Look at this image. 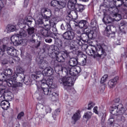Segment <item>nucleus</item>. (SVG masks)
I'll return each instance as SVG.
<instances>
[{"mask_svg": "<svg viewBox=\"0 0 127 127\" xmlns=\"http://www.w3.org/2000/svg\"><path fill=\"white\" fill-rule=\"evenodd\" d=\"M41 74H42V72L41 71H37L36 72L35 74L32 75V77L34 79V80H36L37 79H38V78H39L38 75H41Z\"/></svg>", "mask_w": 127, "mask_h": 127, "instance_id": "nucleus-34", "label": "nucleus"}, {"mask_svg": "<svg viewBox=\"0 0 127 127\" xmlns=\"http://www.w3.org/2000/svg\"><path fill=\"white\" fill-rule=\"evenodd\" d=\"M68 68H70V66H67L63 67L62 65H57L55 67V71L57 73V72H64L66 75H70L69 73V69Z\"/></svg>", "mask_w": 127, "mask_h": 127, "instance_id": "nucleus-15", "label": "nucleus"}, {"mask_svg": "<svg viewBox=\"0 0 127 127\" xmlns=\"http://www.w3.org/2000/svg\"><path fill=\"white\" fill-rule=\"evenodd\" d=\"M44 29L47 30V31H48V30H50V25L48 24L46 25L45 26V28H44Z\"/></svg>", "mask_w": 127, "mask_h": 127, "instance_id": "nucleus-45", "label": "nucleus"}, {"mask_svg": "<svg viewBox=\"0 0 127 127\" xmlns=\"http://www.w3.org/2000/svg\"><path fill=\"white\" fill-rule=\"evenodd\" d=\"M83 37L81 38V36H77L76 42L79 46H83L84 42H87L89 38V36L86 34H82Z\"/></svg>", "mask_w": 127, "mask_h": 127, "instance_id": "nucleus-14", "label": "nucleus"}, {"mask_svg": "<svg viewBox=\"0 0 127 127\" xmlns=\"http://www.w3.org/2000/svg\"><path fill=\"white\" fill-rule=\"evenodd\" d=\"M63 38L66 40H72L75 38V33L73 31H68L64 33Z\"/></svg>", "mask_w": 127, "mask_h": 127, "instance_id": "nucleus-17", "label": "nucleus"}, {"mask_svg": "<svg viewBox=\"0 0 127 127\" xmlns=\"http://www.w3.org/2000/svg\"><path fill=\"white\" fill-rule=\"evenodd\" d=\"M45 66H46V64H45L44 62H42L40 64L39 68L40 69H43L45 68Z\"/></svg>", "mask_w": 127, "mask_h": 127, "instance_id": "nucleus-39", "label": "nucleus"}, {"mask_svg": "<svg viewBox=\"0 0 127 127\" xmlns=\"http://www.w3.org/2000/svg\"><path fill=\"white\" fill-rule=\"evenodd\" d=\"M123 4L122 1H118L116 3V7H121L122 5Z\"/></svg>", "mask_w": 127, "mask_h": 127, "instance_id": "nucleus-42", "label": "nucleus"}, {"mask_svg": "<svg viewBox=\"0 0 127 127\" xmlns=\"http://www.w3.org/2000/svg\"><path fill=\"white\" fill-rule=\"evenodd\" d=\"M108 122L111 125H113V124H114V122H115V120H114V118H111L109 119Z\"/></svg>", "mask_w": 127, "mask_h": 127, "instance_id": "nucleus-47", "label": "nucleus"}, {"mask_svg": "<svg viewBox=\"0 0 127 127\" xmlns=\"http://www.w3.org/2000/svg\"><path fill=\"white\" fill-rule=\"evenodd\" d=\"M8 101L10 100L4 99V100L2 101L0 103L1 108L4 111H6L9 108V102H8Z\"/></svg>", "mask_w": 127, "mask_h": 127, "instance_id": "nucleus-21", "label": "nucleus"}, {"mask_svg": "<svg viewBox=\"0 0 127 127\" xmlns=\"http://www.w3.org/2000/svg\"><path fill=\"white\" fill-rule=\"evenodd\" d=\"M40 83L41 86H48L49 88L52 89H55L57 87V85L54 83L53 79H49L46 80L45 79H43L40 81Z\"/></svg>", "mask_w": 127, "mask_h": 127, "instance_id": "nucleus-12", "label": "nucleus"}, {"mask_svg": "<svg viewBox=\"0 0 127 127\" xmlns=\"http://www.w3.org/2000/svg\"><path fill=\"white\" fill-rule=\"evenodd\" d=\"M70 54H71V53H68L66 51L64 52V54L63 53V55L59 54L57 55V61H58V62H64V61H65V57H64V56H67V57H69V56H70Z\"/></svg>", "mask_w": 127, "mask_h": 127, "instance_id": "nucleus-16", "label": "nucleus"}, {"mask_svg": "<svg viewBox=\"0 0 127 127\" xmlns=\"http://www.w3.org/2000/svg\"><path fill=\"white\" fill-rule=\"evenodd\" d=\"M32 22V17L31 16H27L25 18V19H21L19 21L18 25H19L21 28H23L25 29L26 25L29 27L30 25H31Z\"/></svg>", "mask_w": 127, "mask_h": 127, "instance_id": "nucleus-10", "label": "nucleus"}, {"mask_svg": "<svg viewBox=\"0 0 127 127\" xmlns=\"http://www.w3.org/2000/svg\"><path fill=\"white\" fill-rule=\"evenodd\" d=\"M66 27H67V29L70 30V28H71V26L69 23H66Z\"/></svg>", "mask_w": 127, "mask_h": 127, "instance_id": "nucleus-52", "label": "nucleus"}, {"mask_svg": "<svg viewBox=\"0 0 127 127\" xmlns=\"http://www.w3.org/2000/svg\"><path fill=\"white\" fill-rule=\"evenodd\" d=\"M81 118V114L80 110H78L76 111L75 113H74L72 117V120L74 122H77V121H79Z\"/></svg>", "mask_w": 127, "mask_h": 127, "instance_id": "nucleus-26", "label": "nucleus"}, {"mask_svg": "<svg viewBox=\"0 0 127 127\" xmlns=\"http://www.w3.org/2000/svg\"><path fill=\"white\" fill-rule=\"evenodd\" d=\"M22 72H23V69L20 67H18L17 68V74L18 75V74H22Z\"/></svg>", "mask_w": 127, "mask_h": 127, "instance_id": "nucleus-38", "label": "nucleus"}, {"mask_svg": "<svg viewBox=\"0 0 127 127\" xmlns=\"http://www.w3.org/2000/svg\"><path fill=\"white\" fill-rule=\"evenodd\" d=\"M77 23L79 28H84V29H86L88 27V26L87 25L88 22L85 20L78 21Z\"/></svg>", "mask_w": 127, "mask_h": 127, "instance_id": "nucleus-23", "label": "nucleus"}, {"mask_svg": "<svg viewBox=\"0 0 127 127\" xmlns=\"http://www.w3.org/2000/svg\"><path fill=\"white\" fill-rule=\"evenodd\" d=\"M108 79V74H105L102 78L101 80V84H104Z\"/></svg>", "mask_w": 127, "mask_h": 127, "instance_id": "nucleus-36", "label": "nucleus"}, {"mask_svg": "<svg viewBox=\"0 0 127 127\" xmlns=\"http://www.w3.org/2000/svg\"><path fill=\"white\" fill-rule=\"evenodd\" d=\"M70 50H72L73 49H75V46L74 45H70Z\"/></svg>", "mask_w": 127, "mask_h": 127, "instance_id": "nucleus-53", "label": "nucleus"}, {"mask_svg": "<svg viewBox=\"0 0 127 127\" xmlns=\"http://www.w3.org/2000/svg\"><path fill=\"white\" fill-rule=\"evenodd\" d=\"M92 34L93 35V34L94 33V32L93 31H91Z\"/></svg>", "mask_w": 127, "mask_h": 127, "instance_id": "nucleus-62", "label": "nucleus"}, {"mask_svg": "<svg viewBox=\"0 0 127 127\" xmlns=\"http://www.w3.org/2000/svg\"><path fill=\"white\" fill-rule=\"evenodd\" d=\"M125 108H123V105L120 104L117 106H113L110 109V113L113 116H121L125 114Z\"/></svg>", "mask_w": 127, "mask_h": 127, "instance_id": "nucleus-8", "label": "nucleus"}, {"mask_svg": "<svg viewBox=\"0 0 127 127\" xmlns=\"http://www.w3.org/2000/svg\"><path fill=\"white\" fill-rule=\"evenodd\" d=\"M112 27H113V29H114L112 32ZM116 32L117 29L116 28V27H114V26H112L111 27V25H108L104 31V35L107 36L109 38H113V39H115V36Z\"/></svg>", "mask_w": 127, "mask_h": 127, "instance_id": "nucleus-11", "label": "nucleus"}, {"mask_svg": "<svg viewBox=\"0 0 127 127\" xmlns=\"http://www.w3.org/2000/svg\"><path fill=\"white\" fill-rule=\"evenodd\" d=\"M52 31L53 32H56L57 29L56 27H53Z\"/></svg>", "mask_w": 127, "mask_h": 127, "instance_id": "nucleus-55", "label": "nucleus"}, {"mask_svg": "<svg viewBox=\"0 0 127 127\" xmlns=\"http://www.w3.org/2000/svg\"><path fill=\"white\" fill-rule=\"evenodd\" d=\"M90 49L87 50V52L89 55L94 56V57L97 56L101 57L102 55L105 54V49L101 45H97L96 46H89Z\"/></svg>", "mask_w": 127, "mask_h": 127, "instance_id": "nucleus-4", "label": "nucleus"}, {"mask_svg": "<svg viewBox=\"0 0 127 127\" xmlns=\"http://www.w3.org/2000/svg\"><path fill=\"white\" fill-rule=\"evenodd\" d=\"M44 20L47 21L46 20V19H39V20H37V21L38 22V23L39 24H43V21H44Z\"/></svg>", "mask_w": 127, "mask_h": 127, "instance_id": "nucleus-44", "label": "nucleus"}, {"mask_svg": "<svg viewBox=\"0 0 127 127\" xmlns=\"http://www.w3.org/2000/svg\"><path fill=\"white\" fill-rule=\"evenodd\" d=\"M40 33L43 35V36H45V37H48V36H50V35L48 33V31L44 28H42L40 30Z\"/></svg>", "mask_w": 127, "mask_h": 127, "instance_id": "nucleus-32", "label": "nucleus"}, {"mask_svg": "<svg viewBox=\"0 0 127 127\" xmlns=\"http://www.w3.org/2000/svg\"><path fill=\"white\" fill-rule=\"evenodd\" d=\"M18 35L19 36H21V37H26L27 34L26 33V32H25V30L23 29H21L19 32Z\"/></svg>", "mask_w": 127, "mask_h": 127, "instance_id": "nucleus-33", "label": "nucleus"}, {"mask_svg": "<svg viewBox=\"0 0 127 127\" xmlns=\"http://www.w3.org/2000/svg\"><path fill=\"white\" fill-rule=\"evenodd\" d=\"M2 64H7V61H6L5 63H4L3 62H2Z\"/></svg>", "mask_w": 127, "mask_h": 127, "instance_id": "nucleus-58", "label": "nucleus"}, {"mask_svg": "<svg viewBox=\"0 0 127 127\" xmlns=\"http://www.w3.org/2000/svg\"><path fill=\"white\" fill-rule=\"evenodd\" d=\"M93 112L96 115H98V116H99L100 117H102V121L105 120V119L106 118V113H104L103 112L99 113V112L98 111V107H95L93 108Z\"/></svg>", "mask_w": 127, "mask_h": 127, "instance_id": "nucleus-25", "label": "nucleus"}, {"mask_svg": "<svg viewBox=\"0 0 127 127\" xmlns=\"http://www.w3.org/2000/svg\"><path fill=\"white\" fill-rule=\"evenodd\" d=\"M126 6L127 7V1H126Z\"/></svg>", "mask_w": 127, "mask_h": 127, "instance_id": "nucleus-63", "label": "nucleus"}, {"mask_svg": "<svg viewBox=\"0 0 127 127\" xmlns=\"http://www.w3.org/2000/svg\"><path fill=\"white\" fill-rule=\"evenodd\" d=\"M42 89L43 91L44 95L46 96H49L51 94V89L49 88L48 87L45 88V87H42Z\"/></svg>", "mask_w": 127, "mask_h": 127, "instance_id": "nucleus-30", "label": "nucleus"}, {"mask_svg": "<svg viewBox=\"0 0 127 127\" xmlns=\"http://www.w3.org/2000/svg\"><path fill=\"white\" fill-rule=\"evenodd\" d=\"M115 44H116V45H120V40H118V39H115Z\"/></svg>", "mask_w": 127, "mask_h": 127, "instance_id": "nucleus-50", "label": "nucleus"}, {"mask_svg": "<svg viewBox=\"0 0 127 127\" xmlns=\"http://www.w3.org/2000/svg\"><path fill=\"white\" fill-rule=\"evenodd\" d=\"M94 106H95V103H94L93 102H90L88 104L87 110H90L91 109H93V108H94Z\"/></svg>", "mask_w": 127, "mask_h": 127, "instance_id": "nucleus-37", "label": "nucleus"}, {"mask_svg": "<svg viewBox=\"0 0 127 127\" xmlns=\"http://www.w3.org/2000/svg\"><path fill=\"white\" fill-rule=\"evenodd\" d=\"M54 70L53 68H51V67H48L45 68L42 71V74L43 76H51V75H53V73Z\"/></svg>", "mask_w": 127, "mask_h": 127, "instance_id": "nucleus-19", "label": "nucleus"}, {"mask_svg": "<svg viewBox=\"0 0 127 127\" xmlns=\"http://www.w3.org/2000/svg\"><path fill=\"white\" fill-rule=\"evenodd\" d=\"M51 4L52 6L56 7V11H60V9L64 8L67 5V3L64 0L58 1L54 0L51 1Z\"/></svg>", "mask_w": 127, "mask_h": 127, "instance_id": "nucleus-9", "label": "nucleus"}, {"mask_svg": "<svg viewBox=\"0 0 127 127\" xmlns=\"http://www.w3.org/2000/svg\"><path fill=\"white\" fill-rule=\"evenodd\" d=\"M5 84H6L5 81L0 79V98L11 101L13 95L11 92L6 90V85H5Z\"/></svg>", "mask_w": 127, "mask_h": 127, "instance_id": "nucleus-3", "label": "nucleus"}, {"mask_svg": "<svg viewBox=\"0 0 127 127\" xmlns=\"http://www.w3.org/2000/svg\"><path fill=\"white\" fill-rule=\"evenodd\" d=\"M59 96V94L57 92H53L51 95L50 98L51 100L53 101V102H55L57 100H58V97Z\"/></svg>", "mask_w": 127, "mask_h": 127, "instance_id": "nucleus-29", "label": "nucleus"}, {"mask_svg": "<svg viewBox=\"0 0 127 127\" xmlns=\"http://www.w3.org/2000/svg\"><path fill=\"white\" fill-rule=\"evenodd\" d=\"M76 33H77V34L78 35L82 34V32H81V31H80V30H76Z\"/></svg>", "mask_w": 127, "mask_h": 127, "instance_id": "nucleus-54", "label": "nucleus"}, {"mask_svg": "<svg viewBox=\"0 0 127 127\" xmlns=\"http://www.w3.org/2000/svg\"><path fill=\"white\" fill-rule=\"evenodd\" d=\"M24 4V7H27V5H28V0H25Z\"/></svg>", "mask_w": 127, "mask_h": 127, "instance_id": "nucleus-49", "label": "nucleus"}, {"mask_svg": "<svg viewBox=\"0 0 127 127\" xmlns=\"http://www.w3.org/2000/svg\"><path fill=\"white\" fill-rule=\"evenodd\" d=\"M115 103H117V104H118V103H120V98H117L115 99Z\"/></svg>", "mask_w": 127, "mask_h": 127, "instance_id": "nucleus-56", "label": "nucleus"}, {"mask_svg": "<svg viewBox=\"0 0 127 127\" xmlns=\"http://www.w3.org/2000/svg\"><path fill=\"white\" fill-rule=\"evenodd\" d=\"M70 10L73 11L77 16V11L82 12L85 9V7L82 4H76L74 5V9H69Z\"/></svg>", "mask_w": 127, "mask_h": 127, "instance_id": "nucleus-18", "label": "nucleus"}, {"mask_svg": "<svg viewBox=\"0 0 127 127\" xmlns=\"http://www.w3.org/2000/svg\"><path fill=\"white\" fill-rule=\"evenodd\" d=\"M12 69L10 68L4 69L0 74V79L2 81H4L7 86L16 88L19 85V83L16 81V78L18 75L17 73H13V75H12Z\"/></svg>", "mask_w": 127, "mask_h": 127, "instance_id": "nucleus-1", "label": "nucleus"}, {"mask_svg": "<svg viewBox=\"0 0 127 127\" xmlns=\"http://www.w3.org/2000/svg\"><path fill=\"white\" fill-rule=\"evenodd\" d=\"M46 112L47 114L51 113V108L49 106L46 107Z\"/></svg>", "mask_w": 127, "mask_h": 127, "instance_id": "nucleus-41", "label": "nucleus"}, {"mask_svg": "<svg viewBox=\"0 0 127 127\" xmlns=\"http://www.w3.org/2000/svg\"><path fill=\"white\" fill-rule=\"evenodd\" d=\"M11 41L15 46H18L23 42V40L21 38H19V35L15 34L11 37Z\"/></svg>", "mask_w": 127, "mask_h": 127, "instance_id": "nucleus-13", "label": "nucleus"}, {"mask_svg": "<svg viewBox=\"0 0 127 127\" xmlns=\"http://www.w3.org/2000/svg\"><path fill=\"white\" fill-rule=\"evenodd\" d=\"M62 27H63V25H61V28H62V29H63V30H64V29H65L64 28H62Z\"/></svg>", "mask_w": 127, "mask_h": 127, "instance_id": "nucleus-59", "label": "nucleus"}, {"mask_svg": "<svg viewBox=\"0 0 127 127\" xmlns=\"http://www.w3.org/2000/svg\"><path fill=\"white\" fill-rule=\"evenodd\" d=\"M27 32L29 35H31L34 33V28L33 27H30L29 26V28L27 29Z\"/></svg>", "mask_w": 127, "mask_h": 127, "instance_id": "nucleus-35", "label": "nucleus"}, {"mask_svg": "<svg viewBox=\"0 0 127 127\" xmlns=\"http://www.w3.org/2000/svg\"><path fill=\"white\" fill-rule=\"evenodd\" d=\"M4 6V4L2 1V0H0V10L1 9V8H3Z\"/></svg>", "mask_w": 127, "mask_h": 127, "instance_id": "nucleus-43", "label": "nucleus"}, {"mask_svg": "<svg viewBox=\"0 0 127 127\" xmlns=\"http://www.w3.org/2000/svg\"><path fill=\"white\" fill-rule=\"evenodd\" d=\"M118 80H119V76H116L114 78L109 80L108 83L109 88H114L117 84Z\"/></svg>", "mask_w": 127, "mask_h": 127, "instance_id": "nucleus-20", "label": "nucleus"}, {"mask_svg": "<svg viewBox=\"0 0 127 127\" xmlns=\"http://www.w3.org/2000/svg\"><path fill=\"white\" fill-rule=\"evenodd\" d=\"M42 118H44V116H43Z\"/></svg>", "mask_w": 127, "mask_h": 127, "instance_id": "nucleus-64", "label": "nucleus"}, {"mask_svg": "<svg viewBox=\"0 0 127 127\" xmlns=\"http://www.w3.org/2000/svg\"><path fill=\"white\" fill-rule=\"evenodd\" d=\"M116 12L114 13V16H115V18H112L110 16L108 15H104L103 19H102L103 22L105 23H112V22H114L115 20H121L122 19V15L121 14H118L117 12H119V9L118 8H115V11Z\"/></svg>", "mask_w": 127, "mask_h": 127, "instance_id": "nucleus-7", "label": "nucleus"}, {"mask_svg": "<svg viewBox=\"0 0 127 127\" xmlns=\"http://www.w3.org/2000/svg\"><path fill=\"white\" fill-rule=\"evenodd\" d=\"M6 29L7 32H13L16 30V27L13 25L9 24L6 27Z\"/></svg>", "mask_w": 127, "mask_h": 127, "instance_id": "nucleus-28", "label": "nucleus"}, {"mask_svg": "<svg viewBox=\"0 0 127 127\" xmlns=\"http://www.w3.org/2000/svg\"><path fill=\"white\" fill-rule=\"evenodd\" d=\"M46 11H47V9L46 8H43L41 10V12L42 14L46 12Z\"/></svg>", "mask_w": 127, "mask_h": 127, "instance_id": "nucleus-48", "label": "nucleus"}, {"mask_svg": "<svg viewBox=\"0 0 127 127\" xmlns=\"http://www.w3.org/2000/svg\"><path fill=\"white\" fill-rule=\"evenodd\" d=\"M119 30L121 32H126L127 30V23L124 21H122L119 25Z\"/></svg>", "mask_w": 127, "mask_h": 127, "instance_id": "nucleus-22", "label": "nucleus"}, {"mask_svg": "<svg viewBox=\"0 0 127 127\" xmlns=\"http://www.w3.org/2000/svg\"><path fill=\"white\" fill-rule=\"evenodd\" d=\"M23 116H24V113L23 112H21L18 114L17 118L18 120H20L21 119V118H22V117H23Z\"/></svg>", "mask_w": 127, "mask_h": 127, "instance_id": "nucleus-40", "label": "nucleus"}, {"mask_svg": "<svg viewBox=\"0 0 127 127\" xmlns=\"http://www.w3.org/2000/svg\"><path fill=\"white\" fill-rule=\"evenodd\" d=\"M76 3H77V0H69L67 3L68 8L69 9H74Z\"/></svg>", "mask_w": 127, "mask_h": 127, "instance_id": "nucleus-24", "label": "nucleus"}, {"mask_svg": "<svg viewBox=\"0 0 127 127\" xmlns=\"http://www.w3.org/2000/svg\"><path fill=\"white\" fill-rule=\"evenodd\" d=\"M45 41L47 43H51V42H52V39H45Z\"/></svg>", "mask_w": 127, "mask_h": 127, "instance_id": "nucleus-51", "label": "nucleus"}, {"mask_svg": "<svg viewBox=\"0 0 127 127\" xmlns=\"http://www.w3.org/2000/svg\"><path fill=\"white\" fill-rule=\"evenodd\" d=\"M40 46V43H39L37 46V47H39Z\"/></svg>", "mask_w": 127, "mask_h": 127, "instance_id": "nucleus-60", "label": "nucleus"}, {"mask_svg": "<svg viewBox=\"0 0 127 127\" xmlns=\"http://www.w3.org/2000/svg\"><path fill=\"white\" fill-rule=\"evenodd\" d=\"M6 51L8 55L12 56V57H15L17 54L16 50L13 47H7L6 45H2L0 47V56H2L4 54V51Z\"/></svg>", "mask_w": 127, "mask_h": 127, "instance_id": "nucleus-6", "label": "nucleus"}, {"mask_svg": "<svg viewBox=\"0 0 127 127\" xmlns=\"http://www.w3.org/2000/svg\"><path fill=\"white\" fill-rule=\"evenodd\" d=\"M69 65H66V67L69 66V68H68L69 75L73 76H77L81 71L80 66H75L78 64L77 59L74 58H71L69 60Z\"/></svg>", "mask_w": 127, "mask_h": 127, "instance_id": "nucleus-2", "label": "nucleus"}, {"mask_svg": "<svg viewBox=\"0 0 127 127\" xmlns=\"http://www.w3.org/2000/svg\"><path fill=\"white\" fill-rule=\"evenodd\" d=\"M93 114H92V112L90 111H88L84 113L83 118L84 119H86L87 121H89L90 119H91V117H92V115Z\"/></svg>", "mask_w": 127, "mask_h": 127, "instance_id": "nucleus-31", "label": "nucleus"}, {"mask_svg": "<svg viewBox=\"0 0 127 127\" xmlns=\"http://www.w3.org/2000/svg\"><path fill=\"white\" fill-rule=\"evenodd\" d=\"M20 75H19V78L20 79H21V80H23V81H24V75L23 74V73H20Z\"/></svg>", "mask_w": 127, "mask_h": 127, "instance_id": "nucleus-46", "label": "nucleus"}, {"mask_svg": "<svg viewBox=\"0 0 127 127\" xmlns=\"http://www.w3.org/2000/svg\"><path fill=\"white\" fill-rule=\"evenodd\" d=\"M82 1H85V2H86V1H89V0H82Z\"/></svg>", "mask_w": 127, "mask_h": 127, "instance_id": "nucleus-61", "label": "nucleus"}, {"mask_svg": "<svg viewBox=\"0 0 127 127\" xmlns=\"http://www.w3.org/2000/svg\"><path fill=\"white\" fill-rule=\"evenodd\" d=\"M78 56L80 57H81L82 61V65H86V62H87L86 59H87V56L86 55L83 54V53L82 52L78 51Z\"/></svg>", "mask_w": 127, "mask_h": 127, "instance_id": "nucleus-27", "label": "nucleus"}, {"mask_svg": "<svg viewBox=\"0 0 127 127\" xmlns=\"http://www.w3.org/2000/svg\"><path fill=\"white\" fill-rule=\"evenodd\" d=\"M59 82L64 86L65 90L69 91V90H71V86L74 85V78L66 76L60 78Z\"/></svg>", "mask_w": 127, "mask_h": 127, "instance_id": "nucleus-5", "label": "nucleus"}, {"mask_svg": "<svg viewBox=\"0 0 127 127\" xmlns=\"http://www.w3.org/2000/svg\"><path fill=\"white\" fill-rule=\"evenodd\" d=\"M47 21H48V22L50 23L51 26H52V24H53V23H51L50 21L47 20Z\"/></svg>", "mask_w": 127, "mask_h": 127, "instance_id": "nucleus-57", "label": "nucleus"}]
</instances>
